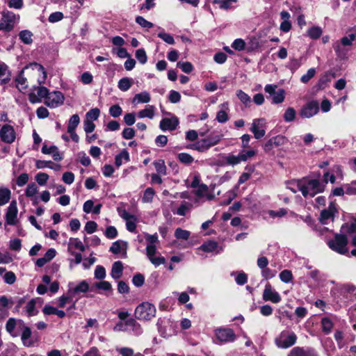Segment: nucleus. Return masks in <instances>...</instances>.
Masks as SVG:
<instances>
[{"label":"nucleus","mask_w":356,"mask_h":356,"mask_svg":"<svg viewBox=\"0 0 356 356\" xmlns=\"http://www.w3.org/2000/svg\"><path fill=\"white\" fill-rule=\"evenodd\" d=\"M129 159V155L127 151L123 150L120 154L115 156V165L119 167L123 162H127Z\"/></svg>","instance_id":"46"},{"label":"nucleus","mask_w":356,"mask_h":356,"mask_svg":"<svg viewBox=\"0 0 356 356\" xmlns=\"http://www.w3.org/2000/svg\"><path fill=\"white\" fill-rule=\"evenodd\" d=\"M70 250H79L80 252L85 251V246L82 242L77 238H70L68 243V247Z\"/></svg>","instance_id":"31"},{"label":"nucleus","mask_w":356,"mask_h":356,"mask_svg":"<svg viewBox=\"0 0 356 356\" xmlns=\"http://www.w3.org/2000/svg\"><path fill=\"white\" fill-rule=\"evenodd\" d=\"M296 185L305 197H313L325 189V184L316 179L303 178L297 180Z\"/></svg>","instance_id":"2"},{"label":"nucleus","mask_w":356,"mask_h":356,"mask_svg":"<svg viewBox=\"0 0 356 356\" xmlns=\"http://www.w3.org/2000/svg\"><path fill=\"white\" fill-rule=\"evenodd\" d=\"M111 288V284L107 281H100L93 283L90 286L91 291H98L101 293L104 291H109Z\"/></svg>","instance_id":"23"},{"label":"nucleus","mask_w":356,"mask_h":356,"mask_svg":"<svg viewBox=\"0 0 356 356\" xmlns=\"http://www.w3.org/2000/svg\"><path fill=\"white\" fill-rule=\"evenodd\" d=\"M242 161L241 160L240 154L238 155H228L226 157V162L232 165H235L240 163Z\"/></svg>","instance_id":"63"},{"label":"nucleus","mask_w":356,"mask_h":356,"mask_svg":"<svg viewBox=\"0 0 356 356\" xmlns=\"http://www.w3.org/2000/svg\"><path fill=\"white\" fill-rule=\"evenodd\" d=\"M119 216L126 221V227L131 232H136V224L138 222V218L136 215L128 213L124 207L122 205L117 208Z\"/></svg>","instance_id":"8"},{"label":"nucleus","mask_w":356,"mask_h":356,"mask_svg":"<svg viewBox=\"0 0 356 356\" xmlns=\"http://www.w3.org/2000/svg\"><path fill=\"white\" fill-rule=\"evenodd\" d=\"M139 118H148L152 119L154 115V107L152 105H147L145 109L138 112L137 114Z\"/></svg>","instance_id":"26"},{"label":"nucleus","mask_w":356,"mask_h":356,"mask_svg":"<svg viewBox=\"0 0 356 356\" xmlns=\"http://www.w3.org/2000/svg\"><path fill=\"white\" fill-rule=\"evenodd\" d=\"M337 212L336 205L331 202L327 209H323L321 213L320 220L322 224L326 225L329 221H332L335 213Z\"/></svg>","instance_id":"16"},{"label":"nucleus","mask_w":356,"mask_h":356,"mask_svg":"<svg viewBox=\"0 0 356 356\" xmlns=\"http://www.w3.org/2000/svg\"><path fill=\"white\" fill-rule=\"evenodd\" d=\"M155 307L149 302H143L135 309V316L139 320L149 321L156 314Z\"/></svg>","instance_id":"6"},{"label":"nucleus","mask_w":356,"mask_h":356,"mask_svg":"<svg viewBox=\"0 0 356 356\" xmlns=\"http://www.w3.org/2000/svg\"><path fill=\"white\" fill-rule=\"evenodd\" d=\"M218 248V243L213 241H209L204 243L199 249L205 252H213L216 251Z\"/></svg>","instance_id":"33"},{"label":"nucleus","mask_w":356,"mask_h":356,"mask_svg":"<svg viewBox=\"0 0 356 356\" xmlns=\"http://www.w3.org/2000/svg\"><path fill=\"white\" fill-rule=\"evenodd\" d=\"M220 110L217 113L216 120L220 123H225L229 120L227 111L229 110V104L225 102L219 106Z\"/></svg>","instance_id":"19"},{"label":"nucleus","mask_w":356,"mask_h":356,"mask_svg":"<svg viewBox=\"0 0 356 356\" xmlns=\"http://www.w3.org/2000/svg\"><path fill=\"white\" fill-rule=\"evenodd\" d=\"M195 194L199 197H206L207 200H211L215 197V195L209 193V187L204 184H201L198 186Z\"/></svg>","instance_id":"21"},{"label":"nucleus","mask_w":356,"mask_h":356,"mask_svg":"<svg viewBox=\"0 0 356 356\" xmlns=\"http://www.w3.org/2000/svg\"><path fill=\"white\" fill-rule=\"evenodd\" d=\"M154 191L152 188H147L145 192L143 197V202H151L153 200V197L154 196Z\"/></svg>","instance_id":"54"},{"label":"nucleus","mask_w":356,"mask_h":356,"mask_svg":"<svg viewBox=\"0 0 356 356\" xmlns=\"http://www.w3.org/2000/svg\"><path fill=\"white\" fill-rule=\"evenodd\" d=\"M24 326V330L22 333L21 339L23 342V344L25 346H31L33 345V342L30 341V337L31 336L32 332L31 329L27 326Z\"/></svg>","instance_id":"27"},{"label":"nucleus","mask_w":356,"mask_h":356,"mask_svg":"<svg viewBox=\"0 0 356 356\" xmlns=\"http://www.w3.org/2000/svg\"><path fill=\"white\" fill-rule=\"evenodd\" d=\"M80 119L78 115L74 114L72 115L69 120L68 126H67V132H72V131H75V129L79 124Z\"/></svg>","instance_id":"43"},{"label":"nucleus","mask_w":356,"mask_h":356,"mask_svg":"<svg viewBox=\"0 0 356 356\" xmlns=\"http://www.w3.org/2000/svg\"><path fill=\"white\" fill-rule=\"evenodd\" d=\"M33 33L29 30H23L19 33L20 40L25 44H31L33 42Z\"/></svg>","instance_id":"30"},{"label":"nucleus","mask_w":356,"mask_h":356,"mask_svg":"<svg viewBox=\"0 0 356 356\" xmlns=\"http://www.w3.org/2000/svg\"><path fill=\"white\" fill-rule=\"evenodd\" d=\"M48 179L49 175L44 172H39L35 176V181L40 186L45 185Z\"/></svg>","instance_id":"59"},{"label":"nucleus","mask_w":356,"mask_h":356,"mask_svg":"<svg viewBox=\"0 0 356 356\" xmlns=\"http://www.w3.org/2000/svg\"><path fill=\"white\" fill-rule=\"evenodd\" d=\"M42 152L44 154H51L54 161L63 159L57 147L55 145L48 147L47 145H44L42 148Z\"/></svg>","instance_id":"20"},{"label":"nucleus","mask_w":356,"mask_h":356,"mask_svg":"<svg viewBox=\"0 0 356 356\" xmlns=\"http://www.w3.org/2000/svg\"><path fill=\"white\" fill-rule=\"evenodd\" d=\"M237 0H213V4H218L220 9L227 10L231 8L233 3H236Z\"/></svg>","instance_id":"47"},{"label":"nucleus","mask_w":356,"mask_h":356,"mask_svg":"<svg viewBox=\"0 0 356 356\" xmlns=\"http://www.w3.org/2000/svg\"><path fill=\"white\" fill-rule=\"evenodd\" d=\"M24 69L22 70L15 79L16 87L21 92L28 88L27 79L24 76Z\"/></svg>","instance_id":"22"},{"label":"nucleus","mask_w":356,"mask_h":356,"mask_svg":"<svg viewBox=\"0 0 356 356\" xmlns=\"http://www.w3.org/2000/svg\"><path fill=\"white\" fill-rule=\"evenodd\" d=\"M38 191V188L35 183L29 184L26 189L25 195L28 197H33Z\"/></svg>","instance_id":"51"},{"label":"nucleus","mask_w":356,"mask_h":356,"mask_svg":"<svg viewBox=\"0 0 356 356\" xmlns=\"http://www.w3.org/2000/svg\"><path fill=\"white\" fill-rule=\"evenodd\" d=\"M67 251L70 255L74 257V259H69L70 267L72 268L74 264H79L81 262L82 255L81 252H76L75 250H70V248H67Z\"/></svg>","instance_id":"28"},{"label":"nucleus","mask_w":356,"mask_h":356,"mask_svg":"<svg viewBox=\"0 0 356 356\" xmlns=\"http://www.w3.org/2000/svg\"><path fill=\"white\" fill-rule=\"evenodd\" d=\"M323 331L329 333L332 329V322L327 318H323L321 321Z\"/></svg>","instance_id":"61"},{"label":"nucleus","mask_w":356,"mask_h":356,"mask_svg":"<svg viewBox=\"0 0 356 356\" xmlns=\"http://www.w3.org/2000/svg\"><path fill=\"white\" fill-rule=\"evenodd\" d=\"M99 115V110L98 108H92L86 113V120L89 121L96 120Z\"/></svg>","instance_id":"62"},{"label":"nucleus","mask_w":356,"mask_h":356,"mask_svg":"<svg viewBox=\"0 0 356 356\" xmlns=\"http://www.w3.org/2000/svg\"><path fill=\"white\" fill-rule=\"evenodd\" d=\"M17 324L24 325V323L22 320L17 321L14 318H10L6 324V331L13 337L16 336V334H14V330Z\"/></svg>","instance_id":"25"},{"label":"nucleus","mask_w":356,"mask_h":356,"mask_svg":"<svg viewBox=\"0 0 356 356\" xmlns=\"http://www.w3.org/2000/svg\"><path fill=\"white\" fill-rule=\"evenodd\" d=\"M148 259L156 267H157L161 264H163L165 262V259L163 257L156 256V254L149 257Z\"/></svg>","instance_id":"60"},{"label":"nucleus","mask_w":356,"mask_h":356,"mask_svg":"<svg viewBox=\"0 0 356 356\" xmlns=\"http://www.w3.org/2000/svg\"><path fill=\"white\" fill-rule=\"evenodd\" d=\"M150 95L149 92L144 91L140 93L136 94L133 99V102L139 103H148L150 101Z\"/></svg>","instance_id":"34"},{"label":"nucleus","mask_w":356,"mask_h":356,"mask_svg":"<svg viewBox=\"0 0 356 356\" xmlns=\"http://www.w3.org/2000/svg\"><path fill=\"white\" fill-rule=\"evenodd\" d=\"M19 15L8 10H3L1 12L0 31L10 32L13 30L15 24L19 22Z\"/></svg>","instance_id":"3"},{"label":"nucleus","mask_w":356,"mask_h":356,"mask_svg":"<svg viewBox=\"0 0 356 356\" xmlns=\"http://www.w3.org/2000/svg\"><path fill=\"white\" fill-rule=\"evenodd\" d=\"M36 302L35 300H31L25 307V312L28 316H33L38 314V311L35 308Z\"/></svg>","instance_id":"35"},{"label":"nucleus","mask_w":356,"mask_h":356,"mask_svg":"<svg viewBox=\"0 0 356 356\" xmlns=\"http://www.w3.org/2000/svg\"><path fill=\"white\" fill-rule=\"evenodd\" d=\"M332 47L336 53V55L340 58H345L347 56L348 51V47L343 46L341 43L336 41L332 44Z\"/></svg>","instance_id":"24"},{"label":"nucleus","mask_w":356,"mask_h":356,"mask_svg":"<svg viewBox=\"0 0 356 356\" xmlns=\"http://www.w3.org/2000/svg\"><path fill=\"white\" fill-rule=\"evenodd\" d=\"M89 290V285L85 280L81 281L74 289H69V293L74 296L76 293H85Z\"/></svg>","instance_id":"29"},{"label":"nucleus","mask_w":356,"mask_h":356,"mask_svg":"<svg viewBox=\"0 0 356 356\" xmlns=\"http://www.w3.org/2000/svg\"><path fill=\"white\" fill-rule=\"evenodd\" d=\"M177 66L185 73H190L193 70V66L190 62H178Z\"/></svg>","instance_id":"56"},{"label":"nucleus","mask_w":356,"mask_h":356,"mask_svg":"<svg viewBox=\"0 0 356 356\" xmlns=\"http://www.w3.org/2000/svg\"><path fill=\"white\" fill-rule=\"evenodd\" d=\"M133 83L134 80L131 78L124 77L119 81L118 87L120 90L125 92L131 88Z\"/></svg>","instance_id":"32"},{"label":"nucleus","mask_w":356,"mask_h":356,"mask_svg":"<svg viewBox=\"0 0 356 356\" xmlns=\"http://www.w3.org/2000/svg\"><path fill=\"white\" fill-rule=\"evenodd\" d=\"M179 120L177 118H163L160 122V128L163 131L170 130L173 131L175 130L177 127L178 126Z\"/></svg>","instance_id":"17"},{"label":"nucleus","mask_w":356,"mask_h":356,"mask_svg":"<svg viewBox=\"0 0 356 356\" xmlns=\"http://www.w3.org/2000/svg\"><path fill=\"white\" fill-rule=\"evenodd\" d=\"M123 265L120 261H115L113 264V278L118 279L122 275Z\"/></svg>","instance_id":"38"},{"label":"nucleus","mask_w":356,"mask_h":356,"mask_svg":"<svg viewBox=\"0 0 356 356\" xmlns=\"http://www.w3.org/2000/svg\"><path fill=\"white\" fill-rule=\"evenodd\" d=\"M136 22L143 28L151 29L154 26V24L152 22L147 21L143 17L141 16H138L136 18Z\"/></svg>","instance_id":"58"},{"label":"nucleus","mask_w":356,"mask_h":356,"mask_svg":"<svg viewBox=\"0 0 356 356\" xmlns=\"http://www.w3.org/2000/svg\"><path fill=\"white\" fill-rule=\"evenodd\" d=\"M94 274L96 279L102 280L106 277V270L103 266H97Z\"/></svg>","instance_id":"64"},{"label":"nucleus","mask_w":356,"mask_h":356,"mask_svg":"<svg viewBox=\"0 0 356 356\" xmlns=\"http://www.w3.org/2000/svg\"><path fill=\"white\" fill-rule=\"evenodd\" d=\"M115 350L121 356H134V351L132 348L129 347H115Z\"/></svg>","instance_id":"50"},{"label":"nucleus","mask_w":356,"mask_h":356,"mask_svg":"<svg viewBox=\"0 0 356 356\" xmlns=\"http://www.w3.org/2000/svg\"><path fill=\"white\" fill-rule=\"evenodd\" d=\"M295 117L296 111L291 107L288 108L284 114V119L286 122H292L295 119Z\"/></svg>","instance_id":"57"},{"label":"nucleus","mask_w":356,"mask_h":356,"mask_svg":"<svg viewBox=\"0 0 356 356\" xmlns=\"http://www.w3.org/2000/svg\"><path fill=\"white\" fill-rule=\"evenodd\" d=\"M136 57L138 62L141 64H145L147 60V57L145 51L143 49H139L136 51Z\"/></svg>","instance_id":"55"},{"label":"nucleus","mask_w":356,"mask_h":356,"mask_svg":"<svg viewBox=\"0 0 356 356\" xmlns=\"http://www.w3.org/2000/svg\"><path fill=\"white\" fill-rule=\"evenodd\" d=\"M297 339V336L293 332L285 330L275 338V344L279 348L287 349L296 343Z\"/></svg>","instance_id":"4"},{"label":"nucleus","mask_w":356,"mask_h":356,"mask_svg":"<svg viewBox=\"0 0 356 356\" xmlns=\"http://www.w3.org/2000/svg\"><path fill=\"white\" fill-rule=\"evenodd\" d=\"M29 67L35 70L40 76L38 79V83L40 86H33V91L29 94V100L32 104L40 103L42 99H47L49 92V90L42 85L46 81L47 74L44 67L38 63H31L25 67V69Z\"/></svg>","instance_id":"1"},{"label":"nucleus","mask_w":356,"mask_h":356,"mask_svg":"<svg viewBox=\"0 0 356 356\" xmlns=\"http://www.w3.org/2000/svg\"><path fill=\"white\" fill-rule=\"evenodd\" d=\"M192 204L188 202H182L179 207L177 209L176 213L181 216L186 215L187 212L191 209Z\"/></svg>","instance_id":"42"},{"label":"nucleus","mask_w":356,"mask_h":356,"mask_svg":"<svg viewBox=\"0 0 356 356\" xmlns=\"http://www.w3.org/2000/svg\"><path fill=\"white\" fill-rule=\"evenodd\" d=\"M280 278L284 283L290 282L293 279V275L291 270H284L280 273Z\"/></svg>","instance_id":"53"},{"label":"nucleus","mask_w":356,"mask_h":356,"mask_svg":"<svg viewBox=\"0 0 356 356\" xmlns=\"http://www.w3.org/2000/svg\"><path fill=\"white\" fill-rule=\"evenodd\" d=\"M153 165H154V168L158 172V174L161 175H166V166L165 164V161L162 159H159L157 161H154Z\"/></svg>","instance_id":"40"},{"label":"nucleus","mask_w":356,"mask_h":356,"mask_svg":"<svg viewBox=\"0 0 356 356\" xmlns=\"http://www.w3.org/2000/svg\"><path fill=\"white\" fill-rule=\"evenodd\" d=\"M323 33V30L320 26H312L307 31V35L313 39L316 40L321 37Z\"/></svg>","instance_id":"36"},{"label":"nucleus","mask_w":356,"mask_h":356,"mask_svg":"<svg viewBox=\"0 0 356 356\" xmlns=\"http://www.w3.org/2000/svg\"><path fill=\"white\" fill-rule=\"evenodd\" d=\"M175 236L177 239L187 241L191 236V232L179 227L175 231Z\"/></svg>","instance_id":"37"},{"label":"nucleus","mask_w":356,"mask_h":356,"mask_svg":"<svg viewBox=\"0 0 356 356\" xmlns=\"http://www.w3.org/2000/svg\"><path fill=\"white\" fill-rule=\"evenodd\" d=\"M348 241L346 235L336 234L334 238L327 242V245L332 250L340 254H346L348 252Z\"/></svg>","instance_id":"5"},{"label":"nucleus","mask_w":356,"mask_h":356,"mask_svg":"<svg viewBox=\"0 0 356 356\" xmlns=\"http://www.w3.org/2000/svg\"><path fill=\"white\" fill-rule=\"evenodd\" d=\"M64 96L60 91H53L49 92L44 104L50 108H57L61 106L64 102Z\"/></svg>","instance_id":"11"},{"label":"nucleus","mask_w":356,"mask_h":356,"mask_svg":"<svg viewBox=\"0 0 356 356\" xmlns=\"http://www.w3.org/2000/svg\"><path fill=\"white\" fill-rule=\"evenodd\" d=\"M222 135L211 134L207 138L198 140L200 152H204L217 145L222 140Z\"/></svg>","instance_id":"9"},{"label":"nucleus","mask_w":356,"mask_h":356,"mask_svg":"<svg viewBox=\"0 0 356 356\" xmlns=\"http://www.w3.org/2000/svg\"><path fill=\"white\" fill-rule=\"evenodd\" d=\"M0 137L2 141L12 143L15 139V132L13 127L9 124H4L0 130Z\"/></svg>","instance_id":"15"},{"label":"nucleus","mask_w":356,"mask_h":356,"mask_svg":"<svg viewBox=\"0 0 356 356\" xmlns=\"http://www.w3.org/2000/svg\"><path fill=\"white\" fill-rule=\"evenodd\" d=\"M129 331H131L134 334L138 336L143 332L140 325L137 323L134 318H129Z\"/></svg>","instance_id":"39"},{"label":"nucleus","mask_w":356,"mask_h":356,"mask_svg":"<svg viewBox=\"0 0 356 356\" xmlns=\"http://www.w3.org/2000/svg\"><path fill=\"white\" fill-rule=\"evenodd\" d=\"M18 209L16 201H12L7 209L6 213V223L10 225H15L17 222Z\"/></svg>","instance_id":"14"},{"label":"nucleus","mask_w":356,"mask_h":356,"mask_svg":"<svg viewBox=\"0 0 356 356\" xmlns=\"http://www.w3.org/2000/svg\"><path fill=\"white\" fill-rule=\"evenodd\" d=\"M177 158L181 163L186 165L191 164L194 161V158L191 155L184 152L179 153L177 155Z\"/></svg>","instance_id":"49"},{"label":"nucleus","mask_w":356,"mask_h":356,"mask_svg":"<svg viewBox=\"0 0 356 356\" xmlns=\"http://www.w3.org/2000/svg\"><path fill=\"white\" fill-rule=\"evenodd\" d=\"M318 111V103L316 101H311L302 108L300 115L304 118H309L317 114Z\"/></svg>","instance_id":"13"},{"label":"nucleus","mask_w":356,"mask_h":356,"mask_svg":"<svg viewBox=\"0 0 356 356\" xmlns=\"http://www.w3.org/2000/svg\"><path fill=\"white\" fill-rule=\"evenodd\" d=\"M127 243L124 241H117L113 243V254H120L121 257H125L127 254Z\"/></svg>","instance_id":"18"},{"label":"nucleus","mask_w":356,"mask_h":356,"mask_svg":"<svg viewBox=\"0 0 356 356\" xmlns=\"http://www.w3.org/2000/svg\"><path fill=\"white\" fill-rule=\"evenodd\" d=\"M236 96L240 99V101L244 104L246 106H248L251 103L250 97L243 92L242 90H238L236 91Z\"/></svg>","instance_id":"45"},{"label":"nucleus","mask_w":356,"mask_h":356,"mask_svg":"<svg viewBox=\"0 0 356 356\" xmlns=\"http://www.w3.org/2000/svg\"><path fill=\"white\" fill-rule=\"evenodd\" d=\"M285 91L283 89H278L277 92L272 96V102L273 104H280L284 100Z\"/></svg>","instance_id":"48"},{"label":"nucleus","mask_w":356,"mask_h":356,"mask_svg":"<svg viewBox=\"0 0 356 356\" xmlns=\"http://www.w3.org/2000/svg\"><path fill=\"white\" fill-rule=\"evenodd\" d=\"M214 334L213 342L217 344L233 342L236 339L234 332L230 328H217L214 330Z\"/></svg>","instance_id":"7"},{"label":"nucleus","mask_w":356,"mask_h":356,"mask_svg":"<svg viewBox=\"0 0 356 356\" xmlns=\"http://www.w3.org/2000/svg\"><path fill=\"white\" fill-rule=\"evenodd\" d=\"M10 198V191L6 188H0V206L6 204Z\"/></svg>","instance_id":"41"},{"label":"nucleus","mask_w":356,"mask_h":356,"mask_svg":"<svg viewBox=\"0 0 356 356\" xmlns=\"http://www.w3.org/2000/svg\"><path fill=\"white\" fill-rule=\"evenodd\" d=\"M355 35L352 33L347 36L343 37L340 40H337V42L348 47L353 44V42L355 40Z\"/></svg>","instance_id":"52"},{"label":"nucleus","mask_w":356,"mask_h":356,"mask_svg":"<svg viewBox=\"0 0 356 356\" xmlns=\"http://www.w3.org/2000/svg\"><path fill=\"white\" fill-rule=\"evenodd\" d=\"M266 124V120L264 118L253 120L250 131L253 133L256 139H260L265 136Z\"/></svg>","instance_id":"10"},{"label":"nucleus","mask_w":356,"mask_h":356,"mask_svg":"<svg viewBox=\"0 0 356 356\" xmlns=\"http://www.w3.org/2000/svg\"><path fill=\"white\" fill-rule=\"evenodd\" d=\"M262 298L265 301H270L273 303H279L281 301V296L272 286L268 283L265 286Z\"/></svg>","instance_id":"12"},{"label":"nucleus","mask_w":356,"mask_h":356,"mask_svg":"<svg viewBox=\"0 0 356 356\" xmlns=\"http://www.w3.org/2000/svg\"><path fill=\"white\" fill-rule=\"evenodd\" d=\"M129 319L124 321H120L113 328L116 332H126L129 331Z\"/></svg>","instance_id":"44"}]
</instances>
